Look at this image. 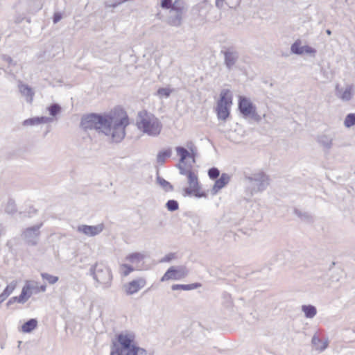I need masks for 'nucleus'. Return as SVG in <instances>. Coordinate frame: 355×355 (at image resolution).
Here are the masks:
<instances>
[{"label": "nucleus", "mask_w": 355, "mask_h": 355, "mask_svg": "<svg viewBox=\"0 0 355 355\" xmlns=\"http://www.w3.org/2000/svg\"><path fill=\"white\" fill-rule=\"evenodd\" d=\"M2 59L4 61H6V62H8L9 64H12V59L11 58L10 56L7 55H3Z\"/></svg>", "instance_id": "obj_46"}, {"label": "nucleus", "mask_w": 355, "mask_h": 355, "mask_svg": "<svg viewBox=\"0 0 355 355\" xmlns=\"http://www.w3.org/2000/svg\"><path fill=\"white\" fill-rule=\"evenodd\" d=\"M50 117H55L61 112V107L58 103H53L47 107Z\"/></svg>", "instance_id": "obj_28"}, {"label": "nucleus", "mask_w": 355, "mask_h": 355, "mask_svg": "<svg viewBox=\"0 0 355 355\" xmlns=\"http://www.w3.org/2000/svg\"><path fill=\"white\" fill-rule=\"evenodd\" d=\"M311 344L315 350L318 352H322L327 348L329 345V340L327 338L322 340L316 334H315L312 337Z\"/></svg>", "instance_id": "obj_17"}, {"label": "nucleus", "mask_w": 355, "mask_h": 355, "mask_svg": "<svg viewBox=\"0 0 355 355\" xmlns=\"http://www.w3.org/2000/svg\"><path fill=\"white\" fill-rule=\"evenodd\" d=\"M303 46L300 45V41L295 42L291 47V51L293 53L296 55L303 54Z\"/></svg>", "instance_id": "obj_31"}, {"label": "nucleus", "mask_w": 355, "mask_h": 355, "mask_svg": "<svg viewBox=\"0 0 355 355\" xmlns=\"http://www.w3.org/2000/svg\"><path fill=\"white\" fill-rule=\"evenodd\" d=\"M137 125L143 133L151 137L158 136L162 129L159 120L153 114L146 110L138 113Z\"/></svg>", "instance_id": "obj_4"}, {"label": "nucleus", "mask_w": 355, "mask_h": 355, "mask_svg": "<svg viewBox=\"0 0 355 355\" xmlns=\"http://www.w3.org/2000/svg\"><path fill=\"white\" fill-rule=\"evenodd\" d=\"M326 33L329 35L331 34V31L329 29L326 30Z\"/></svg>", "instance_id": "obj_50"}, {"label": "nucleus", "mask_w": 355, "mask_h": 355, "mask_svg": "<svg viewBox=\"0 0 355 355\" xmlns=\"http://www.w3.org/2000/svg\"><path fill=\"white\" fill-rule=\"evenodd\" d=\"M137 347L132 334L121 333L117 336V341L113 343L110 355H134Z\"/></svg>", "instance_id": "obj_5"}, {"label": "nucleus", "mask_w": 355, "mask_h": 355, "mask_svg": "<svg viewBox=\"0 0 355 355\" xmlns=\"http://www.w3.org/2000/svg\"><path fill=\"white\" fill-rule=\"evenodd\" d=\"M37 325V320L31 318L24 323V324L21 326V331L24 333H30L36 328Z\"/></svg>", "instance_id": "obj_24"}, {"label": "nucleus", "mask_w": 355, "mask_h": 355, "mask_svg": "<svg viewBox=\"0 0 355 355\" xmlns=\"http://www.w3.org/2000/svg\"><path fill=\"white\" fill-rule=\"evenodd\" d=\"M144 258V254L140 252H135L128 254L125 259L132 264L138 265L140 263Z\"/></svg>", "instance_id": "obj_23"}, {"label": "nucleus", "mask_w": 355, "mask_h": 355, "mask_svg": "<svg viewBox=\"0 0 355 355\" xmlns=\"http://www.w3.org/2000/svg\"><path fill=\"white\" fill-rule=\"evenodd\" d=\"M15 211H16V209H15V205L14 202L9 201L6 207V212H7L8 214H12L15 212Z\"/></svg>", "instance_id": "obj_38"}, {"label": "nucleus", "mask_w": 355, "mask_h": 355, "mask_svg": "<svg viewBox=\"0 0 355 355\" xmlns=\"http://www.w3.org/2000/svg\"><path fill=\"white\" fill-rule=\"evenodd\" d=\"M224 0H216V6L220 8L223 6V2Z\"/></svg>", "instance_id": "obj_47"}, {"label": "nucleus", "mask_w": 355, "mask_h": 355, "mask_svg": "<svg viewBox=\"0 0 355 355\" xmlns=\"http://www.w3.org/2000/svg\"><path fill=\"white\" fill-rule=\"evenodd\" d=\"M333 140V137L329 135L321 134L317 137L318 143L327 150L331 148Z\"/></svg>", "instance_id": "obj_18"}, {"label": "nucleus", "mask_w": 355, "mask_h": 355, "mask_svg": "<svg viewBox=\"0 0 355 355\" xmlns=\"http://www.w3.org/2000/svg\"><path fill=\"white\" fill-rule=\"evenodd\" d=\"M344 125L347 128H350L355 125V113H350L346 116Z\"/></svg>", "instance_id": "obj_33"}, {"label": "nucleus", "mask_w": 355, "mask_h": 355, "mask_svg": "<svg viewBox=\"0 0 355 355\" xmlns=\"http://www.w3.org/2000/svg\"><path fill=\"white\" fill-rule=\"evenodd\" d=\"M24 126H34L40 125L38 116L32 117L24 120L22 123Z\"/></svg>", "instance_id": "obj_36"}, {"label": "nucleus", "mask_w": 355, "mask_h": 355, "mask_svg": "<svg viewBox=\"0 0 355 355\" xmlns=\"http://www.w3.org/2000/svg\"><path fill=\"white\" fill-rule=\"evenodd\" d=\"M177 155L180 157L179 163L177 167L180 171V173L185 175L188 180L189 187L185 188L184 191L185 195H193L197 198L205 196V194L200 191V186L198 183L197 175L192 171L191 166H187L185 160L187 158L192 159L193 163L196 162V157L198 155V148L195 144L190 141L187 142L186 148L182 146H177L175 148Z\"/></svg>", "instance_id": "obj_2"}, {"label": "nucleus", "mask_w": 355, "mask_h": 355, "mask_svg": "<svg viewBox=\"0 0 355 355\" xmlns=\"http://www.w3.org/2000/svg\"><path fill=\"white\" fill-rule=\"evenodd\" d=\"M41 277L44 280H46L49 284H55L59 279L58 277L50 275L46 272L41 273Z\"/></svg>", "instance_id": "obj_30"}, {"label": "nucleus", "mask_w": 355, "mask_h": 355, "mask_svg": "<svg viewBox=\"0 0 355 355\" xmlns=\"http://www.w3.org/2000/svg\"><path fill=\"white\" fill-rule=\"evenodd\" d=\"M175 253H169L166 255H165L161 260L160 262H169L171 260L175 259Z\"/></svg>", "instance_id": "obj_42"}, {"label": "nucleus", "mask_w": 355, "mask_h": 355, "mask_svg": "<svg viewBox=\"0 0 355 355\" xmlns=\"http://www.w3.org/2000/svg\"><path fill=\"white\" fill-rule=\"evenodd\" d=\"M302 311L307 318H313L317 314V309L313 305H302Z\"/></svg>", "instance_id": "obj_25"}, {"label": "nucleus", "mask_w": 355, "mask_h": 355, "mask_svg": "<svg viewBox=\"0 0 355 355\" xmlns=\"http://www.w3.org/2000/svg\"><path fill=\"white\" fill-rule=\"evenodd\" d=\"M128 0H119V1H115L114 3L105 2V8H116L118 6L126 2Z\"/></svg>", "instance_id": "obj_40"}, {"label": "nucleus", "mask_w": 355, "mask_h": 355, "mask_svg": "<svg viewBox=\"0 0 355 355\" xmlns=\"http://www.w3.org/2000/svg\"><path fill=\"white\" fill-rule=\"evenodd\" d=\"M89 275L99 284L103 286L104 288L110 286L112 275L110 269L103 263H96L89 268Z\"/></svg>", "instance_id": "obj_6"}, {"label": "nucleus", "mask_w": 355, "mask_h": 355, "mask_svg": "<svg viewBox=\"0 0 355 355\" xmlns=\"http://www.w3.org/2000/svg\"><path fill=\"white\" fill-rule=\"evenodd\" d=\"M243 182L245 195L251 198L254 194L264 191L270 184V178L263 171L243 173Z\"/></svg>", "instance_id": "obj_3"}, {"label": "nucleus", "mask_w": 355, "mask_h": 355, "mask_svg": "<svg viewBox=\"0 0 355 355\" xmlns=\"http://www.w3.org/2000/svg\"><path fill=\"white\" fill-rule=\"evenodd\" d=\"M188 275V270L184 266L178 267H170L161 278V282H166L170 279L180 280Z\"/></svg>", "instance_id": "obj_10"}, {"label": "nucleus", "mask_w": 355, "mask_h": 355, "mask_svg": "<svg viewBox=\"0 0 355 355\" xmlns=\"http://www.w3.org/2000/svg\"><path fill=\"white\" fill-rule=\"evenodd\" d=\"M37 289H38V288H37L36 290H37ZM46 285H42V286H40V287L39 288V291H42V292H45V291H46Z\"/></svg>", "instance_id": "obj_49"}, {"label": "nucleus", "mask_w": 355, "mask_h": 355, "mask_svg": "<svg viewBox=\"0 0 355 355\" xmlns=\"http://www.w3.org/2000/svg\"><path fill=\"white\" fill-rule=\"evenodd\" d=\"M172 4H173L172 0H162L160 6L163 9H166V10L170 9V10H171L172 9Z\"/></svg>", "instance_id": "obj_39"}, {"label": "nucleus", "mask_w": 355, "mask_h": 355, "mask_svg": "<svg viewBox=\"0 0 355 355\" xmlns=\"http://www.w3.org/2000/svg\"><path fill=\"white\" fill-rule=\"evenodd\" d=\"M134 354V355H151V354L147 352L146 349L139 347L136 348Z\"/></svg>", "instance_id": "obj_44"}, {"label": "nucleus", "mask_w": 355, "mask_h": 355, "mask_svg": "<svg viewBox=\"0 0 355 355\" xmlns=\"http://www.w3.org/2000/svg\"><path fill=\"white\" fill-rule=\"evenodd\" d=\"M201 286L200 283H193L190 284H173L171 286L173 291L183 290L190 291L198 288Z\"/></svg>", "instance_id": "obj_22"}, {"label": "nucleus", "mask_w": 355, "mask_h": 355, "mask_svg": "<svg viewBox=\"0 0 355 355\" xmlns=\"http://www.w3.org/2000/svg\"><path fill=\"white\" fill-rule=\"evenodd\" d=\"M19 89L21 94L26 98V101L28 103H31L33 101V96L35 95V92L33 89L26 84H24L22 83H19Z\"/></svg>", "instance_id": "obj_16"}, {"label": "nucleus", "mask_w": 355, "mask_h": 355, "mask_svg": "<svg viewBox=\"0 0 355 355\" xmlns=\"http://www.w3.org/2000/svg\"><path fill=\"white\" fill-rule=\"evenodd\" d=\"M303 54H315L316 53V50L309 46L305 45L303 46Z\"/></svg>", "instance_id": "obj_43"}, {"label": "nucleus", "mask_w": 355, "mask_h": 355, "mask_svg": "<svg viewBox=\"0 0 355 355\" xmlns=\"http://www.w3.org/2000/svg\"><path fill=\"white\" fill-rule=\"evenodd\" d=\"M185 6V2L184 0H175L173 2L172 9L170 10V12H184Z\"/></svg>", "instance_id": "obj_27"}, {"label": "nucleus", "mask_w": 355, "mask_h": 355, "mask_svg": "<svg viewBox=\"0 0 355 355\" xmlns=\"http://www.w3.org/2000/svg\"><path fill=\"white\" fill-rule=\"evenodd\" d=\"M232 105V95L228 89L220 92V98L217 102L216 112L219 120L225 121L230 116V110Z\"/></svg>", "instance_id": "obj_7"}, {"label": "nucleus", "mask_w": 355, "mask_h": 355, "mask_svg": "<svg viewBox=\"0 0 355 355\" xmlns=\"http://www.w3.org/2000/svg\"><path fill=\"white\" fill-rule=\"evenodd\" d=\"M105 229L103 223H98L96 225H88L85 224L79 225L77 227V232L86 236L93 237L100 234Z\"/></svg>", "instance_id": "obj_12"}, {"label": "nucleus", "mask_w": 355, "mask_h": 355, "mask_svg": "<svg viewBox=\"0 0 355 355\" xmlns=\"http://www.w3.org/2000/svg\"><path fill=\"white\" fill-rule=\"evenodd\" d=\"M172 150L171 148H167L158 152L156 157L157 163L162 165L163 164L166 159L171 156Z\"/></svg>", "instance_id": "obj_21"}, {"label": "nucleus", "mask_w": 355, "mask_h": 355, "mask_svg": "<svg viewBox=\"0 0 355 355\" xmlns=\"http://www.w3.org/2000/svg\"><path fill=\"white\" fill-rule=\"evenodd\" d=\"M354 95V85L352 84H345L340 85L337 84L335 87V96L343 102L349 101Z\"/></svg>", "instance_id": "obj_11"}, {"label": "nucleus", "mask_w": 355, "mask_h": 355, "mask_svg": "<svg viewBox=\"0 0 355 355\" xmlns=\"http://www.w3.org/2000/svg\"><path fill=\"white\" fill-rule=\"evenodd\" d=\"M183 13L178 12H170L167 19V24L170 26L179 27L182 24Z\"/></svg>", "instance_id": "obj_19"}, {"label": "nucleus", "mask_w": 355, "mask_h": 355, "mask_svg": "<svg viewBox=\"0 0 355 355\" xmlns=\"http://www.w3.org/2000/svg\"><path fill=\"white\" fill-rule=\"evenodd\" d=\"M146 284V279L143 277H139L125 284L123 288L127 295H133L144 288Z\"/></svg>", "instance_id": "obj_13"}, {"label": "nucleus", "mask_w": 355, "mask_h": 355, "mask_svg": "<svg viewBox=\"0 0 355 355\" xmlns=\"http://www.w3.org/2000/svg\"><path fill=\"white\" fill-rule=\"evenodd\" d=\"M128 124L126 115L116 118L111 114H90L81 119L80 127L85 131L96 130L105 135L111 136L115 142L121 141L125 137V128Z\"/></svg>", "instance_id": "obj_1"}, {"label": "nucleus", "mask_w": 355, "mask_h": 355, "mask_svg": "<svg viewBox=\"0 0 355 355\" xmlns=\"http://www.w3.org/2000/svg\"><path fill=\"white\" fill-rule=\"evenodd\" d=\"M62 19V15L60 12H55L53 18L54 24L58 23Z\"/></svg>", "instance_id": "obj_45"}, {"label": "nucleus", "mask_w": 355, "mask_h": 355, "mask_svg": "<svg viewBox=\"0 0 355 355\" xmlns=\"http://www.w3.org/2000/svg\"><path fill=\"white\" fill-rule=\"evenodd\" d=\"M239 109L241 113L245 116L254 114L256 110L255 106L251 101L245 96H239Z\"/></svg>", "instance_id": "obj_14"}, {"label": "nucleus", "mask_w": 355, "mask_h": 355, "mask_svg": "<svg viewBox=\"0 0 355 355\" xmlns=\"http://www.w3.org/2000/svg\"><path fill=\"white\" fill-rule=\"evenodd\" d=\"M135 268L130 265L123 263L120 266V272L123 276H128Z\"/></svg>", "instance_id": "obj_34"}, {"label": "nucleus", "mask_w": 355, "mask_h": 355, "mask_svg": "<svg viewBox=\"0 0 355 355\" xmlns=\"http://www.w3.org/2000/svg\"><path fill=\"white\" fill-rule=\"evenodd\" d=\"M225 55V62L227 67L233 66L237 59L239 58V54L236 51L228 49L227 51L224 52Z\"/></svg>", "instance_id": "obj_20"}, {"label": "nucleus", "mask_w": 355, "mask_h": 355, "mask_svg": "<svg viewBox=\"0 0 355 355\" xmlns=\"http://www.w3.org/2000/svg\"><path fill=\"white\" fill-rule=\"evenodd\" d=\"M17 286V282L12 281L5 288L2 293L8 297L15 289Z\"/></svg>", "instance_id": "obj_32"}, {"label": "nucleus", "mask_w": 355, "mask_h": 355, "mask_svg": "<svg viewBox=\"0 0 355 355\" xmlns=\"http://www.w3.org/2000/svg\"><path fill=\"white\" fill-rule=\"evenodd\" d=\"M156 182L166 192L172 191L173 190V185L169 182L166 181L158 175L156 178Z\"/></svg>", "instance_id": "obj_26"}, {"label": "nucleus", "mask_w": 355, "mask_h": 355, "mask_svg": "<svg viewBox=\"0 0 355 355\" xmlns=\"http://www.w3.org/2000/svg\"><path fill=\"white\" fill-rule=\"evenodd\" d=\"M39 123H51L54 121L53 117L50 116H38Z\"/></svg>", "instance_id": "obj_41"}, {"label": "nucleus", "mask_w": 355, "mask_h": 355, "mask_svg": "<svg viewBox=\"0 0 355 355\" xmlns=\"http://www.w3.org/2000/svg\"><path fill=\"white\" fill-rule=\"evenodd\" d=\"M230 181V176L227 173H222L220 178L215 181L211 192L216 194L221 189L225 187Z\"/></svg>", "instance_id": "obj_15"}, {"label": "nucleus", "mask_w": 355, "mask_h": 355, "mask_svg": "<svg viewBox=\"0 0 355 355\" xmlns=\"http://www.w3.org/2000/svg\"><path fill=\"white\" fill-rule=\"evenodd\" d=\"M173 89L169 87H162L159 88L157 91V95L159 98H168L171 94L173 92Z\"/></svg>", "instance_id": "obj_29"}, {"label": "nucleus", "mask_w": 355, "mask_h": 355, "mask_svg": "<svg viewBox=\"0 0 355 355\" xmlns=\"http://www.w3.org/2000/svg\"><path fill=\"white\" fill-rule=\"evenodd\" d=\"M166 207L168 211H174L178 209L179 204L178 201L175 200H169L166 203Z\"/></svg>", "instance_id": "obj_35"}, {"label": "nucleus", "mask_w": 355, "mask_h": 355, "mask_svg": "<svg viewBox=\"0 0 355 355\" xmlns=\"http://www.w3.org/2000/svg\"><path fill=\"white\" fill-rule=\"evenodd\" d=\"M42 225L43 223H41L39 225L27 227L23 231L21 238L28 245L35 246L38 243L40 236V230Z\"/></svg>", "instance_id": "obj_8"}, {"label": "nucleus", "mask_w": 355, "mask_h": 355, "mask_svg": "<svg viewBox=\"0 0 355 355\" xmlns=\"http://www.w3.org/2000/svg\"><path fill=\"white\" fill-rule=\"evenodd\" d=\"M37 288L36 282H26L23 286L21 294L19 296L12 297L8 304L12 303V301L17 302L19 304H24L31 297L33 291Z\"/></svg>", "instance_id": "obj_9"}, {"label": "nucleus", "mask_w": 355, "mask_h": 355, "mask_svg": "<svg viewBox=\"0 0 355 355\" xmlns=\"http://www.w3.org/2000/svg\"><path fill=\"white\" fill-rule=\"evenodd\" d=\"M208 175L210 179L216 180L220 175V171L216 167H212L209 169Z\"/></svg>", "instance_id": "obj_37"}, {"label": "nucleus", "mask_w": 355, "mask_h": 355, "mask_svg": "<svg viewBox=\"0 0 355 355\" xmlns=\"http://www.w3.org/2000/svg\"><path fill=\"white\" fill-rule=\"evenodd\" d=\"M7 299V297L1 293L0 294V305L1 304L2 302H3L6 300Z\"/></svg>", "instance_id": "obj_48"}]
</instances>
